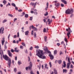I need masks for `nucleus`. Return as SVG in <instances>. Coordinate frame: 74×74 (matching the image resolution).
Listing matches in <instances>:
<instances>
[{"instance_id": "27", "label": "nucleus", "mask_w": 74, "mask_h": 74, "mask_svg": "<svg viewBox=\"0 0 74 74\" xmlns=\"http://www.w3.org/2000/svg\"><path fill=\"white\" fill-rule=\"evenodd\" d=\"M67 70L66 69H63V73H67Z\"/></svg>"}, {"instance_id": "12", "label": "nucleus", "mask_w": 74, "mask_h": 74, "mask_svg": "<svg viewBox=\"0 0 74 74\" xmlns=\"http://www.w3.org/2000/svg\"><path fill=\"white\" fill-rule=\"evenodd\" d=\"M60 3H55V5L56 7H59L60 6Z\"/></svg>"}, {"instance_id": "52", "label": "nucleus", "mask_w": 74, "mask_h": 74, "mask_svg": "<svg viewBox=\"0 0 74 74\" xmlns=\"http://www.w3.org/2000/svg\"><path fill=\"white\" fill-rule=\"evenodd\" d=\"M35 48H36L37 49H38L39 48V46H37L35 47Z\"/></svg>"}, {"instance_id": "34", "label": "nucleus", "mask_w": 74, "mask_h": 74, "mask_svg": "<svg viewBox=\"0 0 74 74\" xmlns=\"http://www.w3.org/2000/svg\"><path fill=\"white\" fill-rule=\"evenodd\" d=\"M48 15V13L47 12H46V14H44L45 16H47Z\"/></svg>"}, {"instance_id": "24", "label": "nucleus", "mask_w": 74, "mask_h": 74, "mask_svg": "<svg viewBox=\"0 0 74 74\" xmlns=\"http://www.w3.org/2000/svg\"><path fill=\"white\" fill-rule=\"evenodd\" d=\"M25 14V12H23L21 13V15H20V16H24Z\"/></svg>"}, {"instance_id": "36", "label": "nucleus", "mask_w": 74, "mask_h": 74, "mask_svg": "<svg viewBox=\"0 0 74 74\" xmlns=\"http://www.w3.org/2000/svg\"><path fill=\"white\" fill-rule=\"evenodd\" d=\"M28 16H29V15H28V14H25V18H28Z\"/></svg>"}, {"instance_id": "32", "label": "nucleus", "mask_w": 74, "mask_h": 74, "mask_svg": "<svg viewBox=\"0 0 74 74\" xmlns=\"http://www.w3.org/2000/svg\"><path fill=\"white\" fill-rule=\"evenodd\" d=\"M68 62H69V63H71V62H70V58L68 57Z\"/></svg>"}, {"instance_id": "28", "label": "nucleus", "mask_w": 74, "mask_h": 74, "mask_svg": "<svg viewBox=\"0 0 74 74\" xmlns=\"http://www.w3.org/2000/svg\"><path fill=\"white\" fill-rule=\"evenodd\" d=\"M7 21V19H5L3 20L2 21V23H5V22H6Z\"/></svg>"}, {"instance_id": "23", "label": "nucleus", "mask_w": 74, "mask_h": 74, "mask_svg": "<svg viewBox=\"0 0 74 74\" xmlns=\"http://www.w3.org/2000/svg\"><path fill=\"white\" fill-rule=\"evenodd\" d=\"M57 50H55L54 51V54L55 55H56L57 54Z\"/></svg>"}, {"instance_id": "46", "label": "nucleus", "mask_w": 74, "mask_h": 74, "mask_svg": "<svg viewBox=\"0 0 74 74\" xmlns=\"http://www.w3.org/2000/svg\"><path fill=\"white\" fill-rule=\"evenodd\" d=\"M34 33V32L33 30H32L31 32V35H32V36L33 35V34Z\"/></svg>"}, {"instance_id": "61", "label": "nucleus", "mask_w": 74, "mask_h": 74, "mask_svg": "<svg viewBox=\"0 0 74 74\" xmlns=\"http://www.w3.org/2000/svg\"><path fill=\"white\" fill-rule=\"evenodd\" d=\"M15 7V10H18V8L16 6V7Z\"/></svg>"}, {"instance_id": "63", "label": "nucleus", "mask_w": 74, "mask_h": 74, "mask_svg": "<svg viewBox=\"0 0 74 74\" xmlns=\"http://www.w3.org/2000/svg\"><path fill=\"white\" fill-rule=\"evenodd\" d=\"M29 49L30 50H32V49H33V47H31Z\"/></svg>"}, {"instance_id": "45", "label": "nucleus", "mask_w": 74, "mask_h": 74, "mask_svg": "<svg viewBox=\"0 0 74 74\" xmlns=\"http://www.w3.org/2000/svg\"><path fill=\"white\" fill-rule=\"evenodd\" d=\"M62 54H63V53L62 51H60V55H61Z\"/></svg>"}, {"instance_id": "3", "label": "nucleus", "mask_w": 74, "mask_h": 74, "mask_svg": "<svg viewBox=\"0 0 74 74\" xmlns=\"http://www.w3.org/2000/svg\"><path fill=\"white\" fill-rule=\"evenodd\" d=\"M29 64L30 65L28 66V67H26L25 69L26 70H27L28 69H29L30 70H31V69H32V66H33V64H32V62H30Z\"/></svg>"}, {"instance_id": "64", "label": "nucleus", "mask_w": 74, "mask_h": 74, "mask_svg": "<svg viewBox=\"0 0 74 74\" xmlns=\"http://www.w3.org/2000/svg\"><path fill=\"white\" fill-rule=\"evenodd\" d=\"M37 4V2H36L35 3H34V7H35L36 5Z\"/></svg>"}, {"instance_id": "29", "label": "nucleus", "mask_w": 74, "mask_h": 74, "mask_svg": "<svg viewBox=\"0 0 74 74\" xmlns=\"http://www.w3.org/2000/svg\"><path fill=\"white\" fill-rule=\"evenodd\" d=\"M18 64L19 65V64H22V63L21 62V61L20 60H18Z\"/></svg>"}, {"instance_id": "38", "label": "nucleus", "mask_w": 74, "mask_h": 74, "mask_svg": "<svg viewBox=\"0 0 74 74\" xmlns=\"http://www.w3.org/2000/svg\"><path fill=\"white\" fill-rule=\"evenodd\" d=\"M4 48L5 49H6L7 48V47L6 45V44H5L4 46Z\"/></svg>"}, {"instance_id": "58", "label": "nucleus", "mask_w": 74, "mask_h": 74, "mask_svg": "<svg viewBox=\"0 0 74 74\" xmlns=\"http://www.w3.org/2000/svg\"><path fill=\"white\" fill-rule=\"evenodd\" d=\"M14 38H16V35H14Z\"/></svg>"}, {"instance_id": "51", "label": "nucleus", "mask_w": 74, "mask_h": 74, "mask_svg": "<svg viewBox=\"0 0 74 74\" xmlns=\"http://www.w3.org/2000/svg\"><path fill=\"white\" fill-rule=\"evenodd\" d=\"M32 19H33V16L31 17L29 19V20H30V21H32Z\"/></svg>"}, {"instance_id": "44", "label": "nucleus", "mask_w": 74, "mask_h": 74, "mask_svg": "<svg viewBox=\"0 0 74 74\" xmlns=\"http://www.w3.org/2000/svg\"><path fill=\"white\" fill-rule=\"evenodd\" d=\"M22 45H23V46H25V47H26V45H25V44L24 42H22Z\"/></svg>"}, {"instance_id": "41", "label": "nucleus", "mask_w": 74, "mask_h": 74, "mask_svg": "<svg viewBox=\"0 0 74 74\" xmlns=\"http://www.w3.org/2000/svg\"><path fill=\"white\" fill-rule=\"evenodd\" d=\"M43 32L44 33H46L47 32L46 30V28H44L43 29Z\"/></svg>"}, {"instance_id": "31", "label": "nucleus", "mask_w": 74, "mask_h": 74, "mask_svg": "<svg viewBox=\"0 0 74 74\" xmlns=\"http://www.w3.org/2000/svg\"><path fill=\"white\" fill-rule=\"evenodd\" d=\"M44 50L45 51H46L47 52L48 51V49L46 47V48L44 49Z\"/></svg>"}, {"instance_id": "59", "label": "nucleus", "mask_w": 74, "mask_h": 74, "mask_svg": "<svg viewBox=\"0 0 74 74\" xmlns=\"http://www.w3.org/2000/svg\"><path fill=\"white\" fill-rule=\"evenodd\" d=\"M13 43H14V44H15L16 43V41H15V40H14L13 41Z\"/></svg>"}, {"instance_id": "16", "label": "nucleus", "mask_w": 74, "mask_h": 74, "mask_svg": "<svg viewBox=\"0 0 74 74\" xmlns=\"http://www.w3.org/2000/svg\"><path fill=\"white\" fill-rule=\"evenodd\" d=\"M57 62L59 64H61L62 62V61L61 60H57Z\"/></svg>"}, {"instance_id": "62", "label": "nucleus", "mask_w": 74, "mask_h": 74, "mask_svg": "<svg viewBox=\"0 0 74 74\" xmlns=\"http://www.w3.org/2000/svg\"><path fill=\"white\" fill-rule=\"evenodd\" d=\"M34 3H33V2H32L31 3V5H32V6H33V5H34Z\"/></svg>"}, {"instance_id": "9", "label": "nucleus", "mask_w": 74, "mask_h": 74, "mask_svg": "<svg viewBox=\"0 0 74 74\" xmlns=\"http://www.w3.org/2000/svg\"><path fill=\"white\" fill-rule=\"evenodd\" d=\"M63 63L64 65H63H63H62V69H63V67L65 68V67H66V62H65L64 61H63Z\"/></svg>"}, {"instance_id": "60", "label": "nucleus", "mask_w": 74, "mask_h": 74, "mask_svg": "<svg viewBox=\"0 0 74 74\" xmlns=\"http://www.w3.org/2000/svg\"><path fill=\"white\" fill-rule=\"evenodd\" d=\"M18 12H22V10L21 9H19L18 10Z\"/></svg>"}, {"instance_id": "35", "label": "nucleus", "mask_w": 74, "mask_h": 74, "mask_svg": "<svg viewBox=\"0 0 74 74\" xmlns=\"http://www.w3.org/2000/svg\"><path fill=\"white\" fill-rule=\"evenodd\" d=\"M17 37H18V38H19V32H18L17 33Z\"/></svg>"}, {"instance_id": "6", "label": "nucleus", "mask_w": 74, "mask_h": 74, "mask_svg": "<svg viewBox=\"0 0 74 74\" xmlns=\"http://www.w3.org/2000/svg\"><path fill=\"white\" fill-rule=\"evenodd\" d=\"M3 55V57L4 59L5 60H8V56H7V55H4V54L2 55Z\"/></svg>"}, {"instance_id": "47", "label": "nucleus", "mask_w": 74, "mask_h": 74, "mask_svg": "<svg viewBox=\"0 0 74 74\" xmlns=\"http://www.w3.org/2000/svg\"><path fill=\"white\" fill-rule=\"evenodd\" d=\"M49 64L50 65V67H52V64H51V62H49Z\"/></svg>"}, {"instance_id": "57", "label": "nucleus", "mask_w": 74, "mask_h": 74, "mask_svg": "<svg viewBox=\"0 0 74 74\" xmlns=\"http://www.w3.org/2000/svg\"><path fill=\"white\" fill-rule=\"evenodd\" d=\"M20 48L21 49H23V47L22 46H20Z\"/></svg>"}, {"instance_id": "7", "label": "nucleus", "mask_w": 74, "mask_h": 74, "mask_svg": "<svg viewBox=\"0 0 74 74\" xmlns=\"http://www.w3.org/2000/svg\"><path fill=\"white\" fill-rule=\"evenodd\" d=\"M8 55L10 57V58H12V53H11V52L10 51V50H8Z\"/></svg>"}, {"instance_id": "25", "label": "nucleus", "mask_w": 74, "mask_h": 74, "mask_svg": "<svg viewBox=\"0 0 74 74\" xmlns=\"http://www.w3.org/2000/svg\"><path fill=\"white\" fill-rule=\"evenodd\" d=\"M47 64H45V69H48V67H47Z\"/></svg>"}, {"instance_id": "49", "label": "nucleus", "mask_w": 74, "mask_h": 74, "mask_svg": "<svg viewBox=\"0 0 74 74\" xmlns=\"http://www.w3.org/2000/svg\"><path fill=\"white\" fill-rule=\"evenodd\" d=\"M60 44L59 43H58L57 44V45L58 46V47H59L60 46Z\"/></svg>"}, {"instance_id": "30", "label": "nucleus", "mask_w": 74, "mask_h": 74, "mask_svg": "<svg viewBox=\"0 0 74 74\" xmlns=\"http://www.w3.org/2000/svg\"><path fill=\"white\" fill-rule=\"evenodd\" d=\"M5 42V40H3L2 41L1 44H2V45H4V43Z\"/></svg>"}, {"instance_id": "26", "label": "nucleus", "mask_w": 74, "mask_h": 74, "mask_svg": "<svg viewBox=\"0 0 74 74\" xmlns=\"http://www.w3.org/2000/svg\"><path fill=\"white\" fill-rule=\"evenodd\" d=\"M71 32H69V33H67V36H68V38L70 37V34H71V33H70Z\"/></svg>"}, {"instance_id": "22", "label": "nucleus", "mask_w": 74, "mask_h": 74, "mask_svg": "<svg viewBox=\"0 0 74 74\" xmlns=\"http://www.w3.org/2000/svg\"><path fill=\"white\" fill-rule=\"evenodd\" d=\"M3 3L4 5H5V4L7 3V1H6V0H3Z\"/></svg>"}, {"instance_id": "48", "label": "nucleus", "mask_w": 74, "mask_h": 74, "mask_svg": "<svg viewBox=\"0 0 74 74\" xmlns=\"http://www.w3.org/2000/svg\"><path fill=\"white\" fill-rule=\"evenodd\" d=\"M8 5H10V6L11 5V4L9 3H8V4L6 5V7H7L8 6Z\"/></svg>"}, {"instance_id": "19", "label": "nucleus", "mask_w": 74, "mask_h": 74, "mask_svg": "<svg viewBox=\"0 0 74 74\" xmlns=\"http://www.w3.org/2000/svg\"><path fill=\"white\" fill-rule=\"evenodd\" d=\"M71 64V63H67V69H69L70 68V65Z\"/></svg>"}, {"instance_id": "18", "label": "nucleus", "mask_w": 74, "mask_h": 74, "mask_svg": "<svg viewBox=\"0 0 74 74\" xmlns=\"http://www.w3.org/2000/svg\"><path fill=\"white\" fill-rule=\"evenodd\" d=\"M0 54L1 55H4V53H3V51L1 49H0Z\"/></svg>"}, {"instance_id": "39", "label": "nucleus", "mask_w": 74, "mask_h": 74, "mask_svg": "<svg viewBox=\"0 0 74 74\" xmlns=\"http://www.w3.org/2000/svg\"><path fill=\"white\" fill-rule=\"evenodd\" d=\"M8 15L9 16H11V17H13V15L11 14H8Z\"/></svg>"}, {"instance_id": "43", "label": "nucleus", "mask_w": 74, "mask_h": 74, "mask_svg": "<svg viewBox=\"0 0 74 74\" xmlns=\"http://www.w3.org/2000/svg\"><path fill=\"white\" fill-rule=\"evenodd\" d=\"M47 18H45V19H43V21L45 23L46 22V21H47Z\"/></svg>"}, {"instance_id": "50", "label": "nucleus", "mask_w": 74, "mask_h": 74, "mask_svg": "<svg viewBox=\"0 0 74 74\" xmlns=\"http://www.w3.org/2000/svg\"><path fill=\"white\" fill-rule=\"evenodd\" d=\"M70 68L71 69H73V65L72 64H71L70 65Z\"/></svg>"}, {"instance_id": "20", "label": "nucleus", "mask_w": 74, "mask_h": 74, "mask_svg": "<svg viewBox=\"0 0 74 74\" xmlns=\"http://www.w3.org/2000/svg\"><path fill=\"white\" fill-rule=\"evenodd\" d=\"M17 49V47L15 48L14 49V52H17V53L19 52V51L16 49Z\"/></svg>"}, {"instance_id": "13", "label": "nucleus", "mask_w": 74, "mask_h": 74, "mask_svg": "<svg viewBox=\"0 0 74 74\" xmlns=\"http://www.w3.org/2000/svg\"><path fill=\"white\" fill-rule=\"evenodd\" d=\"M69 31V32H69L70 33H71V32H72V31H71V29L70 27H69L68 29H66V31L68 32Z\"/></svg>"}, {"instance_id": "53", "label": "nucleus", "mask_w": 74, "mask_h": 74, "mask_svg": "<svg viewBox=\"0 0 74 74\" xmlns=\"http://www.w3.org/2000/svg\"><path fill=\"white\" fill-rule=\"evenodd\" d=\"M61 6L62 7H64V4L63 3L61 4Z\"/></svg>"}, {"instance_id": "1", "label": "nucleus", "mask_w": 74, "mask_h": 74, "mask_svg": "<svg viewBox=\"0 0 74 74\" xmlns=\"http://www.w3.org/2000/svg\"><path fill=\"white\" fill-rule=\"evenodd\" d=\"M36 52H37V53L36 54L37 56H38L39 58L42 59H46V56L44 55V53H43V51L41 50H36Z\"/></svg>"}, {"instance_id": "42", "label": "nucleus", "mask_w": 74, "mask_h": 74, "mask_svg": "<svg viewBox=\"0 0 74 74\" xmlns=\"http://www.w3.org/2000/svg\"><path fill=\"white\" fill-rule=\"evenodd\" d=\"M64 40L66 42H67V39L66 38H65L64 39Z\"/></svg>"}, {"instance_id": "10", "label": "nucleus", "mask_w": 74, "mask_h": 74, "mask_svg": "<svg viewBox=\"0 0 74 74\" xmlns=\"http://www.w3.org/2000/svg\"><path fill=\"white\" fill-rule=\"evenodd\" d=\"M2 28H3V29L1 32V30H2ZM4 28H3V27H1V28H0V34H1H1H3V33H4Z\"/></svg>"}, {"instance_id": "4", "label": "nucleus", "mask_w": 74, "mask_h": 74, "mask_svg": "<svg viewBox=\"0 0 74 74\" xmlns=\"http://www.w3.org/2000/svg\"><path fill=\"white\" fill-rule=\"evenodd\" d=\"M8 62L7 64L8 66H7L8 68H10V67H11V59L10 58L9 59H8Z\"/></svg>"}, {"instance_id": "33", "label": "nucleus", "mask_w": 74, "mask_h": 74, "mask_svg": "<svg viewBox=\"0 0 74 74\" xmlns=\"http://www.w3.org/2000/svg\"><path fill=\"white\" fill-rule=\"evenodd\" d=\"M44 40L45 42H47V37L46 36H45L44 37Z\"/></svg>"}, {"instance_id": "56", "label": "nucleus", "mask_w": 74, "mask_h": 74, "mask_svg": "<svg viewBox=\"0 0 74 74\" xmlns=\"http://www.w3.org/2000/svg\"><path fill=\"white\" fill-rule=\"evenodd\" d=\"M47 52L48 53H51V51L48 50V51H47Z\"/></svg>"}, {"instance_id": "5", "label": "nucleus", "mask_w": 74, "mask_h": 74, "mask_svg": "<svg viewBox=\"0 0 74 74\" xmlns=\"http://www.w3.org/2000/svg\"><path fill=\"white\" fill-rule=\"evenodd\" d=\"M32 29H33L34 31H37L38 30V29L37 28L34 27L33 25H32V26H30L29 27V29L30 30H31L32 29Z\"/></svg>"}, {"instance_id": "40", "label": "nucleus", "mask_w": 74, "mask_h": 74, "mask_svg": "<svg viewBox=\"0 0 74 74\" xmlns=\"http://www.w3.org/2000/svg\"><path fill=\"white\" fill-rule=\"evenodd\" d=\"M12 6H14V7H16V5H15V4L14 3H12Z\"/></svg>"}, {"instance_id": "2", "label": "nucleus", "mask_w": 74, "mask_h": 74, "mask_svg": "<svg viewBox=\"0 0 74 74\" xmlns=\"http://www.w3.org/2000/svg\"><path fill=\"white\" fill-rule=\"evenodd\" d=\"M73 12H74V11L73 9H72L70 10V9H68L66 10L65 13L66 14H71L73 13Z\"/></svg>"}, {"instance_id": "55", "label": "nucleus", "mask_w": 74, "mask_h": 74, "mask_svg": "<svg viewBox=\"0 0 74 74\" xmlns=\"http://www.w3.org/2000/svg\"><path fill=\"white\" fill-rule=\"evenodd\" d=\"M10 51H11L12 52H14V50L13 49H11L10 50Z\"/></svg>"}, {"instance_id": "17", "label": "nucleus", "mask_w": 74, "mask_h": 74, "mask_svg": "<svg viewBox=\"0 0 74 74\" xmlns=\"http://www.w3.org/2000/svg\"><path fill=\"white\" fill-rule=\"evenodd\" d=\"M29 31H27L25 32V36H28V35H29Z\"/></svg>"}, {"instance_id": "8", "label": "nucleus", "mask_w": 74, "mask_h": 74, "mask_svg": "<svg viewBox=\"0 0 74 74\" xmlns=\"http://www.w3.org/2000/svg\"><path fill=\"white\" fill-rule=\"evenodd\" d=\"M49 56L50 57V59L51 60H53V58H54V57L53 55H52L51 54H49Z\"/></svg>"}, {"instance_id": "15", "label": "nucleus", "mask_w": 74, "mask_h": 74, "mask_svg": "<svg viewBox=\"0 0 74 74\" xmlns=\"http://www.w3.org/2000/svg\"><path fill=\"white\" fill-rule=\"evenodd\" d=\"M61 1L63 3L65 4H67V1H66L65 0H61Z\"/></svg>"}, {"instance_id": "37", "label": "nucleus", "mask_w": 74, "mask_h": 74, "mask_svg": "<svg viewBox=\"0 0 74 74\" xmlns=\"http://www.w3.org/2000/svg\"><path fill=\"white\" fill-rule=\"evenodd\" d=\"M37 37V36H36V32L34 33V38H36Z\"/></svg>"}, {"instance_id": "11", "label": "nucleus", "mask_w": 74, "mask_h": 74, "mask_svg": "<svg viewBox=\"0 0 74 74\" xmlns=\"http://www.w3.org/2000/svg\"><path fill=\"white\" fill-rule=\"evenodd\" d=\"M47 22H49V23H48V25H50V24H51V22H52V20L51 19L50 20V19L49 18H48L47 19Z\"/></svg>"}, {"instance_id": "54", "label": "nucleus", "mask_w": 74, "mask_h": 74, "mask_svg": "<svg viewBox=\"0 0 74 74\" xmlns=\"http://www.w3.org/2000/svg\"><path fill=\"white\" fill-rule=\"evenodd\" d=\"M14 71L15 73H16V68H14Z\"/></svg>"}, {"instance_id": "14", "label": "nucleus", "mask_w": 74, "mask_h": 74, "mask_svg": "<svg viewBox=\"0 0 74 74\" xmlns=\"http://www.w3.org/2000/svg\"><path fill=\"white\" fill-rule=\"evenodd\" d=\"M34 13L36 15H37L38 13H37V10L36 9L34 10Z\"/></svg>"}, {"instance_id": "21", "label": "nucleus", "mask_w": 74, "mask_h": 74, "mask_svg": "<svg viewBox=\"0 0 74 74\" xmlns=\"http://www.w3.org/2000/svg\"><path fill=\"white\" fill-rule=\"evenodd\" d=\"M53 71L54 72V73L55 74H58V73L57 72V71L56 70V69H54Z\"/></svg>"}]
</instances>
